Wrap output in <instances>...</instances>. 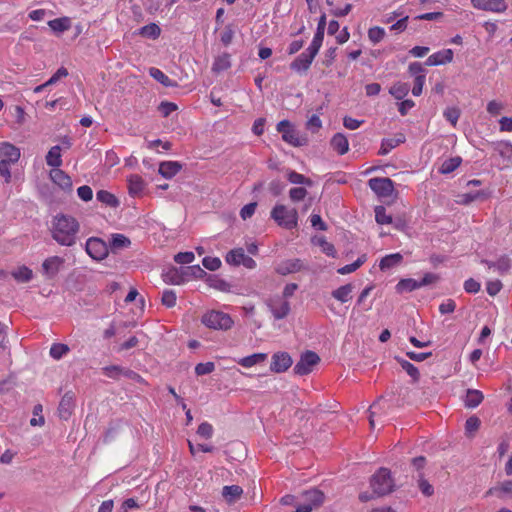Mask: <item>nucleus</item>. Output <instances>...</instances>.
Returning <instances> with one entry per match:
<instances>
[{
	"mask_svg": "<svg viewBox=\"0 0 512 512\" xmlns=\"http://www.w3.org/2000/svg\"><path fill=\"white\" fill-rule=\"evenodd\" d=\"M80 223L69 214L58 213L51 221V237L59 245L71 247L76 244Z\"/></svg>",
	"mask_w": 512,
	"mask_h": 512,
	"instance_id": "nucleus-1",
	"label": "nucleus"
},
{
	"mask_svg": "<svg viewBox=\"0 0 512 512\" xmlns=\"http://www.w3.org/2000/svg\"><path fill=\"white\" fill-rule=\"evenodd\" d=\"M20 156V149L15 145L8 142L0 144V176L4 178L5 183L10 182V167L19 161Z\"/></svg>",
	"mask_w": 512,
	"mask_h": 512,
	"instance_id": "nucleus-2",
	"label": "nucleus"
},
{
	"mask_svg": "<svg viewBox=\"0 0 512 512\" xmlns=\"http://www.w3.org/2000/svg\"><path fill=\"white\" fill-rule=\"evenodd\" d=\"M370 486L373 494L376 496H384L394 491L395 483L391 476V472L387 468H380L370 480Z\"/></svg>",
	"mask_w": 512,
	"mask_h": 512,
	"instance_id": "nucleus-3",
	"label": "nucleus"
},
{
	"mask_svg": "<svg viewBox=\"0 0 512 512\" xmlns=\"http://www.w3.org/2000/svg\"><path fill=\"white\" fill-rule=\"evenodd\" d=\"M271 218L281 227L291 230L298 225V212L295 208L289 209L285 205L277 204L271 211Z\"/></svg>",
	"mask_w": 512,
	"mask_h": 512,
	"instance_id": "nucleus-4",
	"label": "nucleus"
},
{
	"mask_svg": "<svg viewBox=\"0 0 512 512\" xmlns=\"http://www.w3.org/2000/svg\"><path fill=\"white\" fill-rule=\"evenodd\" d=\"M276 128L286 143L294 147H301L307 144V138L300 136L290 121L282 120L277 124Z\"/></svg>",
	"mask_w": 512,
	"mask_h": 512,
	"instance_id": "nucleus-5",
	"label": "nucleus"
},
{
	"mask_svg": "<svg viewBox=\"0 0 512 512\" xmlns=\"http://www.w3.org/2000/svg\"><path fill=\"white\" fill-rule=\"evenodd\" d=\"M202 323L208 328L228 330L233 325L232 318L220 311H211L203 315Z\"/></svg>",
	"mask_w": 512,
	"mask_h": 512,
	"instance_id": "nucleus-6",
	"label": "nucleus"
},
{
	"mask_svg": "<svg viewBox=\"0 0 512 512\" xmlns=\"http://www.w3.org/2000/svg\"><path fill=\"white\" fill-rule=\"evenodd\" d=\"M369 188L378 198H388L394 192V182L388 177H374L368 180Z\"/></svg>",
	"mask_w": 512,
	"mask_h": 512,
	"instance_id": "nucleus-7",
	"label": "nucleus"
},
{
	"mask_svg": "<svg viewBox=\"0 0 512 512\" xmlns=\"http://www.w3.org/2000/svg\"><path fill=\"white\" fill-rule=\"evenodd\" d=\"M320 362V357L313 351L307 350L301 354L299 361L293 368L296 375L304 376L312 372L313 367Z\"/></svg>",
	"mask_w": 512,
	"mask_h": 512,
	"instance_id": "nucleus-8",
	"label": "nucleus"
},
{
	"mask_svg": "<svg viewBox=\"0 0 512 512\" xmlns=\"http://www.w3.org/2000/svg\"><path fill=\"white\" fill-rule=\"evenodd\" d=\"M85 250L94 260H103L108 256V245L105 241L97 237H91L86 241Z\"/></svg>",
	"mask_w": 512,
	"mask_h": 512,
	"instance_id": "nucleus-9",
	"label": "nucleus"
},
{
	"mask_svg": "<svg viewBox=\"0 0 512 512\" xmlns=\"http://www.w3.org/2000/svg\"><path fill=\"white\" fill-rule=\"evenodd\" d=\"M266 304L276 320L286 318L291 311L290 303L280 296L269 298Z\"/></svg>",
	"mask_w": 512,
	"mask_h": 512,
	"instance_id": "nucleus-10",
	"label": "nucleus"
},
{
	"mask_svg": "<svg viewBox=\"0 0 512 512\" xmlns=\"http://www.w3.org/2000/svg\"><path fill=\"white\" fill-rule=\"evenodd\" d=\"M316 55L317 54H315L314 52H312L311 50H309L307 48L304 52H302L300 55H298L291 62V64H290L291 70H293L297 73L306 72L310 68V65L312 64Z\"/></svg>",
	"mask_w": 512,
	"mask_h": 512,
	"instance_id": "nucleus-11",
	"label": "nucleus"
},
{
	"mask_svg": "<svg viewBox=\"0 0 512 512\" xmlns=\"http://www.w3.org/2000/svg\"><path fill=\"white\" fill-rule=\"evenodd\" d=\"M471 4L478 10L502 13L507 9V4L504 0H471Z\"/></svg>",
	"mask_w": 512,
	"mask_h": 512,
	"instance_id": "nucleus-12",
	"label": "nucleus"
},
{
	"mask_svg": "<svg viewBox=\"0 0 512 512\" xmlns=\"http://www.w3.org/2000/svg\"><path fill=\"white\" fill-rule=\"evenodd\" d=\"M65 260L59 256H51L44 260L42 263V272L47 279H53L61 267L63 266Z\"/></svg>",
	"mask_w": 512,
	"mask_h": 512,
	"instance_id": "nucleus-13",
	"label": "nucleus"
},
{
	"mask_svg": "<svg viewBox=\"0 0 512 512\" xmlns=\"http://www.w3.org/2000/svg\"><path fill=\"white\" fill-rule=\"evenodd\" d=\"M293 361L287 352H277L273 354L270 370L275 373H282L288 370Z\"/></svg>",
	"mask_w": 512,
	"mask_h": 512,
	"instance_id": "nucleus-14",
	"label": "nucleus"
},
{
	"mask_svg": "<svg viewBox=\"0 0 512 512\" xmlns=\"http://www.w3.org/2000/svg\"><path fill=\"white\" fill-rule=\"evenodd\" d=\"M75 407V394L71 391L66 392L58 407V413L61 419L67 420Z\"/></svg>",
	"mask_w": 512,
	"mask_h": 512,
	"instance_id": "nucleus-15",
	"label": "nucleus"
},
{
	"mask_svg": "<svg viewBox=\"0 0 512 512\" xmlns=\"http://www.w3.org/2000/svg\"><path fill=\"white\" fill-rule=\"evenodd\" d=\"M51 180L58 185L62 190L71 192L73 183L71 177L61 169H53L50 172Z\"/></svg>",
	"mask_w": 512,
	"mask_h": 512,
	"instance_id": "nucleus-16",
	"label": "nucleus"
},
{
	"mask_svg": "<svg viewBox=\"0 0 512 512\" xmlns=\"http://www.w3.org/2000/svg\"><path fill=\"white\" fill-rule=\"evenodd\" d=\"M453 51L451 49H444L430 55L425 64L428 66H438L450 63L453 60Z\"/></svg>",
	"mask_w": 512,
	"mask_h": 512,
	"instance_id": "nucleus-17",
	"label": "nucleus"
},
{
	"mask_svg": "<svg viewBox=\"0 0 512 512\" xmlns=\"http://www.w3.org/2000/svg\"><path fill=\"white\" fill-rule=\"evenodd\" d=\"M302 268V263L299 259H289L281 262L276 268L275 271L280 275H288L291 273H295L300 271Z\"/></svg>",
	"mask_w": 512,
	"mask_h": 512,
	"instance_id": "nucleus-18",
	"label": "nucleus"
},
{
	"mask_svg": "<svg viewBox=\"0 0 512 512\" xmlns=\"http://www.w3.org/2000/svg\"><path fill=\"white\" fill-rule=\"evenodd\" d=\"M182 169L178 161H163L159 164V173L166 179L174 177Z\"/></svg>",
	"mask_w": 512,
	"mask_h": 512,
	"instance_id": "nucleus-19",
	"label": "nucleus"
},
{
	"mask_svg": "<svg viewBox=\"0 0 512 512\" xmlns=\"http://www.w3.org/2000/svg\"><path fill=\"white\" fill-rule=\"evenodd\" d=\"M406 141V137L403 133H398L394 138H385L381 142V147L379 150L380 155L388 154L392 149L399 146L400 144Z\"/></svg>",
	"mask_w": 512,
	"mask_h": 512,
	"instance_id": "nucleus-20",
	"label": "nucleus"
},
{
	"mask_svg": "<svg viewBox=\"0 0 512 512\" xmlns=\"http://www.w3.org/2000/svg\"><path fill=\"white\" fill-rule=\"evenodd\" d=\"M354 286L351 283L342 285L331 292V296L340 303H346L352 299Z\"/></svg>",
	"mask_w": 512,
	"mask_h": 512,
	"instance_id": "nucleus-21",
	"label": "nucleus"
},
{
	"mask_svg": "<svg viewBox=\"0 0 512 512\" xmlns=\"http://www.w3.org/2000/svg\"><path fill=\"white\" fill-rule=\"evenodd\" d=\"M331 147L339 155H344L349 150V142L346 136L342 133H336L331 139Z\"/></svg>",
	"mask_w": 512,
	"mask_h": 512,
	"instance_id": "nucleus-22",
	"label": "nucleus"
},
{
	"mask_svg": "<svg viewBox=\"0 0 512 512\" xmlns=\"http://www.w3.org/2000/svg\"><path fill=\"white\" fill-rule=\"evenodd\" d=\"M403 261V255L401 253H393L384 256L379 263L381 271H386L400 265Z\"/></svg>",
	"mask_w": 512,
	"mask_h": 512,
	"instance_id": "nucleus-23",
	"label": "nucleus"
},
{
	"mask_svg": "<svg viewBox=\"0 0 512 512\" xmlns=\"http://www.w3.org/2000/svg\"><path fill=\"white\" fill-rule=\"evenodd\" d=\"M304 501L310 504L313 508L321 506L324 502V493L318 489H312L303 493Z\"/></svg>",
	"mask_w": 512,
	"mask_h": 512,
	"instance_id": "nucleus-24",
	"label": "nucleus"
},
{
	"mask_svg": "<svg viewBox=\"0 0 512 512\" xmlns=\"http://www.w3.org/2000/svg\"><path fill=\"white\" fill-rule=\"evenodd\" d=\"M231 67V56L229 53L224 52L221 55H218L213 64H212V72L218 74L221 73Z\"/></svg>",
	"mask_w": 512,
	"mask_h": 512,
	"instance_id": "nucleus-25",
	"label": "nucleus"
},
{
	"mask_svg": "<svg viewBox=\"0 0 512 512\" xmlns=\"http://www.w3.org/2000/svg\"><path fill=\"white\" fill-rule=\"evenodd\" d=\"M48 26L54 33L61 34L71 28V19L66 16L56 18L48 21Z\"/></svg>",
	"mask_w": 512,
	"mask_h": 512,
	"instance_id": "nucleus-26",
	"label": "nucleus"
},
{
	"mask_svg": "<svg viewBox=\"0 0 512 512\" xmlns=\"http://www.w3.org/2000/svg\"><path fill=\"white\" fill-rule=\"evenodd\" d=\"M483 399L484 395L481 391L476 389H467L464 403L467 408H476L481 404Z\"/></svg>",
	"mask_w": 512,
	"mask_h": 512,
	"instance_id": "nucleus-27",
	"label": "nucleus"
},
{
	"mask_svg": "<svg viewBox=\"0 0 512 512\" xmlns=\"http://www.w3.org/2000/svg\"><path fill=\"white\" fill-rule=\"evenodd\" d=\"M497 495L499 498H504L505 496L512 497V480H507L502 482L499 486L490 488L486 492V496Z\"/></svg>",
	"mask_w": 512,
	"mask_h": 512,
	"instance_id": "nucleus-28",
	"label": "nucleus"
},
{
	"mask_svg": "<svg viewBox=\"0 0 512 512\" xmlns=\"http://www.w3.org/2000/svg\"><path fill=\"white\" fill-rule=\"evenodd\" d=\"M46 163L54 169H58L62 165L61 147L59 145L50 148L46 155Z\"/></svg>",
	"mask_w": 512,
	"mask_h": 512,
	"instance_id": "nucleus-29",
	"label": "nucleus"
},
{
	"mask_svg": "<svg viewBox=\"0 0 512 512\" xmlns=\"http://www.w3.org/2000/svg\"><path fill=\"white\" fill-rule=\"evenodd\" d=\"M131 240L123 234L115 233L111 235L110 249L116 252L121 249L130 247Z\"/></svg>",
	"mask_w": 512,
	"mask_h": 512,
	"instance_id": "nucleus-30",
	"label": "nucleus"
},
{
	"mask_svg": "<svg viewBox=\"0 0 512 512\" xmlns=\"http://www.w3.org/2000/svg\"><path fill=\"white\" fill-rule=\"evenodd\" d=\"M163 280L167 284L180 285L186 281V278L182 268L180 271L173 268L163 274Z\"/></svg>",
	"mask_w": 512,
	"mask_h": 512,
	"instance_id": "nucleus-31",
	"label": "nucleus"
},
{
	"mask_svg": "<svg viewBox=\"0 0 512 512\" xmlns=\"http://www.w3.org/2000/svg\"><path fill=\"white\" fill-rule=\"evenodd\" d=\"M243 494V489L238 485L224 486L222 489V496L228 503L236 502Z\"/></svg>",
	"mask_w": 512,
	"mask_h": 512,
	"instance_id": "nucleus-32",
	"label": "nucleus"
},
{
	"mask_svg": "<svg viewBox=\"0 0 512 512\" xmlns=\"http://www.w3.org/2000/svg\"><path fill=\"white\" fill-rule=\"evenodd\" d=\"M149 74L156 81L161 83L165 87H177L176 81L170 79L163 71L158 68L152 67L149 69Z\"/></svg>",
	"mask_w": 512,
	"mask_h": 512,
	"instance_id": "nucleus-33",
	"label": "nucleus"
},
{
	"mask_svg": "<svg viewBox=\"0 0 512 512\" xmlns=\"http://www.w3.org/2000/svg\"><path fill=\"white\" fill-rule=\"evenodd\" d=\"M96 199L111 208H117L120 205L118 198L106 190H99L96 193Z\"/></svg>",
	"mask_w": 512,
	"mask_h": 512,
	"instance_id": "nucleus-34",
	"label": "nucleus"
},
{
	"mask_svg": "<svg viewBox=\"0 0 512 512\" xmlns=\"http://www.w3.org/2000/svg\"><path fill=\"white\" fill-rule=\"evenodd\" d=\"M12 277L20 283H27L33 278V271L27 266H20L11 272Z\"/></svg>",
	"mask_w": 512,
	"mask_h": 512,
	"instance_id": "nucleus-35",
	"label": "nucleus"
},
{
	"mask_svg": "<svg viewBox=\"0 0 512 512\" xmlns=\"http://www.w3.org/2000/svg\"><path fill=\"white\" fill-rule=\"evenodd\" d=\"M266 359V353H254L252 355L241 358L238 361V364L245 368H250L258 363L264 362Z\"/></svg>",
	"mask_w": 512,
	"mask_h": 512,
	"instance_id": "nucleus-36",
	"label": "nucleus"
},
{
	"mask_svg": "<svg viewBox=\"0 0 512 512\" xmlns=\"http://www.w3.org/2000/svg\"><path fill=\"white\" fill-rule=\"evenodd\" d=\"M396 292L399 294H402L404 292H412L414 290L419 289L418 280H415L413 278H405L401 279L396 287Z\"/></svg>",
	"mask_w": 512,
	"mask_h": 512,
	"instance_id": "nucleus-37",
	"label": "nucleus"
},
{
	"mask_svg": "<svg viewBox=\"0 0 512 512\" xmlns=\"http://www.w3.org/2000/svg\"><path fill=\"white\" fill-rule=\"evenodd\" d=\"M129 193L140 194L145 188V182L139 175H131L128 179Z\"/></svg>",
	"mask_w": 512,
	"mask_h": 512,
	"instance_id": "nucleus-38",
	"label": "nucleus"
},
{
	"mask_svg": "<svg viewBox=\"0 0 512 512\" xmlns=\"http://www.w3.org/2000/svg\"><path fill=\"white\" fill-rule=\"evenodd\" d=\"M244 256L245 252L243 248H235L227 253L225 260L230 265L239 266L242 264Z\"/></svg>",
	"mask_w": 512,
	"mask_h": 512,
	"instance_id": "nucleus-39",
	"label": "nucleus"
},
{
	"mask_svg": "<svg viewBox=\"0 0 512 512\" xmlns=\"http://www.w3.org/2000/svg\"><path fill=\"white\" fill-rule=\"evenodd\" d=\"M462 162L461 157L456 156L443 161L441 166L439 167V172L441 174H449L456 170Z\"/></svg>",
	"mask_w": 512,
	"mask_h": 512,
	"instance_id": "nucleus-40",
	"label": "nucleus"
},
{
	"mask_svg": "<svg viewBox=\"0 0 512 512\" xmlns=\"http://www.w3.org/2000/svg\"><path fill=\"white\" fill-rule=\"evenodd\" d=\"M395 359L400 364L402 369L406 371V373L412 378L413 382H417L419 380L420 374L417 367H415L409 361L402 359L400 357H395Z\"/></svg>",
	"mask_w": 512,
	"mask_h": 512,
	"instance_id": "nucleus-41",
	"label": "nucleus"
},
{
	"mask_svg": "<svg viewBox=\"0 0 512 512\" xmlns=\"http://www.w3.org/2000/svg\"><path fill=\"white\" fill-rule=\"evenodd\" d=\"M206 282L212 288H215L222 292H228L230 290V284L224 279L217 277L216 275H208Z\"/></svg>",
	"mask_w": 512,
	"mask_h": 512,
	"instance_id": "nucleus-42",
	"label": "nucleus"
},
{
	"mask_svg": "<svg viewBox=\"0 0 512 512\" xmlns=\"http://www.w3.org/2000/svg\"><path fill=\"white\" fill-rule=\"evenodd\" d=\"M416 481L419 490L426 497H430L434 494L433 486L424 478L423 472H419L416 476Z\"/></svg>",
	"mask_w": 512,
	"mask_h": 512,
	"instance_id": "nucleus-43",
	"label": "nucleus"
},
{
	"mask_svg": "<svg viewBox=\"0 0 512 512\" xmlns=\"http://www.w3.org/2000/svg\"><path fill=\"white\" fill-rule=\"evenodd\" d=\"M313 242L317 245H319L322 249V252L325 253L327 256L335 257L336 256V249L334 245L330 242H328L325 237H314Z\"/></svg>",
	"mask_w": 512,
	"mask_h": 512,
	"instance_id": "nucleus-44",
	"label": "nucleus"
},
{
	"mask_svg": "<svg viewBox=\"0 0 512 512\" xmlns=\"http://www.w3.org/2000/svg\"><path fill=\"white\" fill-rule=\"evenodd\" d=\"M409 85L407 83H395L389 90V93L398 100H402L409 92Z\"/></svg>",
	"mask_w": 512,
	"mask_h": 512,
	"instance_id": "nucleus-45",
	"label": "nucleus"
},
{
	"mask_svg": "<svg viewBox=\"0 0 512 512\" xmlns=\"http://www.w3.org/2000/svg\"><path fill=\"white\" fill-rule=\"evenodd\" d=\"M182 269H183L186 280H188L190 277L197 278V279L203 278V277L207 278L209 275L199 265L188 266V267H184Z\"/></svg>",
	"mask_w": 512,
	"mask_h": 512,
	"instance_id": "nucleus-46",
	"label": "nucleus"
},
{
	"mask_svg": "<svg viewBox=\"0 0 512 512\" xmlns=\"http://www.w3.org/2000/svg\"><path fill=\"white\" fill-rule=\"evenodd\" d=\"M139 33L144 37L156 39L160 36L161 29L157 24L150 23L148 25L141 27Z\"/></svg>",
	"mask_w": 512,
	"mask_h": 512,
	"instance_id": "nucleus-47",
	"label": "nucleus"
},
{
	"mask_svg": "<svg viewBox=\"0 0 512 512\" xmlns=\"http://www.w3.org/2000/svg\"><path fill=\"white\" fill-rule=\"evenodd\" d=\"M70 351V348L68 345L63 343H54L52 344L50 348V356L55 360H60L62 357H64L68 352Z\"/></svg>",
	"mask_w": 512,
	"mask_h": 512,
	"instance_id": "nucleus-48",
	"label": "nucleus"
},
{
	"mask_svg": "<svg viewBox=\"0 0 512 512\" xmlns=\"http://www.w3.org/2000/svg\"><path fill=\"white\" fill-rule=\"evenodd\" d=\"M459 200L458 203L463 205H468L476 200L484 199L486 197V194L483 191H476V192H470V193H464L458 196Z\"/></svg>",
	"mask_w": 512,
	"mask_h": 512,
	"instance_id": "nucleus-49",
	"label": "nucleus"
},
{
	"mask_svg": "<svg viewBox=\"0 0 512 512\" xmlns=\"http://www.w3.org/2000/svg\"><path fill=\"white\" fill-rule=\"evenodd\" d=\"M511 266L512 261L507 255H502L497 261H495V269L500 275L508 273Z\"/></svg>",
	"mask_w": 512,
	"mask_h": 512,
	"instance_id": "nucleus-50",
	"label": "nucleus"
},
{
	"mask_svg": "<svg viewBox=\"0 0 512 512\" xmlns=\"http://www.w3.org/2000/svg\"><path fill=\"white\" fill-rule=\"evenodd\" d=\"M287 179L289 180V182H291L293 184H303V185H308V186L312 185L311 179H309V178L305 177L304 175H302L296 171H293V170L288 171Z\"/></svg>",
	"mask_w": 512,
	"mask_h": 512,
	"instance_id": "nucleus-51",
	"label": "nucleus"
},
{
	"mask_svg": "<svg viewBox=\"0 0 512 512\" xmlns=\"http://www.w3.org/2000/svg\"><path fill=\"white\" fill-rule=\"evenodd\" d=\"M460 115L461 111L457 107H448L443 112V116L453 127L457 125Z\"/></svg>",
	"mask_w": 512,
	"mask_h": 512,
	"instance_id": "nucleus-52",
	"label": "nucleus"
},
{
	"mask_svg": "<svg viewBox=\"0 0 512 512\" xmlns=\"http://www.w3.org/2000/svg\"><path fill=\"white\" fill-rule=\"evenodd\" d=\"M177 295L172 289H166L162 293L161 302L167 308H172L176 305Z\"/></svg>",
	"mask_w": 512,
	"mask_h": 512,
	"instance_id": "nucleus-53",
	"label": "nucleus"
},
{
	"mask_svg": "<svg viewBox=\"0 0 512 512\" xmlns=\"http://www.w3.org/2000/svg\"><path fill=\"white\" fill-rule=\"evenodd\" d=\"M375 220L378 224H391L392 217L386 213L384 206L375 207Z\"/></svg>",
	"mask_w": 512,
	"mask_h": 512,
	"instance_id": "nucleus-54",
	"label": "nucleus"
},
{
	"mask_svg": "<svg viewBox=\"0 0 512 512\" xmlns=\"http://www.w3.org/2000/svg\"><path fill=\"white\" fill-rule=\"evenodd\" d=\"M385 36V30L381 27L375 26L368 30V38L374 44L379 43Z\"/></svg>",
	"mask_w": 512,
	"mask_h": 512,
	"instance_id": "nucleus-55",
	"label": "nucleus"
},
{
	"mask_svg": "<svg viewBox=\"0 0 512 512\" xmlns=\"http://www.w3.org/2000/svg\"><path fill=\"white\" fill-rule=\"evenodd\" d=\"M323 39H324V33L320 32V31H316V33L313 37V40L310 43L308 49L311 50L312 52H314L315 54H318V52L322 46Z\"/></svg>",
	"mask_w": 512,
	"mask_h": 512,
	"instance_id": "nucleus-56",
	"label": "nucleus"
},
{
	"mask_svg": "<svg viewBox=\"0 0 512 512\" xmlns=\"http://www.w3.org/2000/svg\"><path fill=\"white\" fill-rule=\"evenodd\" d=\"M202 264L206 269L216 271L221 267V260L218 257H204Z\"/></svg>",
	"mask_w": 512,
	"mask_h": 512,
	"instance_id": "nucleus-57",
	"label": "nucleus"
},
{
	"mask_svg": "<svg viewBox=\"0 0 512 512\" xmlns=\"http://www.w3.org/2000/svg\"><path fill=\"white\" fill-rule=\"evenodd\" d=\"M215 364L213 362L199 363L195 367V373L198 376L207 375L214 371Z\"/></svg>",
	"mask_w": 512,
	"mask_h": 512,
	"instance_id": "nucleus-58",
	"label": "nucleus"
},
{
	"mask_svg": "<svg viewBox=\"0 0 512 512\" xmlns=\"http://www.w3.org/2000/svg\"><path fill=\"white\" fill-rule=\"evenodd\" d=\"M481 421L477 416H471L466 420L465 430L467 434L476 432L480 427Z\"/></svg>",
	"mask_w": 512,
	"mask_h": 512,
	"instance_id": "nucleus-59",
	"label": "nucleus"
},
{
	"mask_svg": "<svg viewBox=\"0 0 512 512\" xmlns=\"http://www.w3.org/2000/svg\"><path fill=\"white\" fill-rule=\"evenodd\" d=\"M68 70L65 67H60L46 82L45 85L51 86L58 82L60 79L68 76Z\"/></svg>",
	"mask_w": 512,
	"mask_h": 512,
	"instance_id": "nucleus-60",
	"label": "nucleus"
},
{
	"mask_svg": "<svg viewBox=\"0 0 512 512\" xmlns=\"http://www.w3.org/2000/svg\"><path fill=\"white\" fill-rule=\"evenodd\" d=\"M197 434L205 439H210L213 435V427L208 422H203L198 426Z\"/></svg>",
	"mask_w": 512,
	"mask_h": 512,
	"instance_id": "nucleus-61",
	"label": "nucleus"
},
{
	"mask_svg": "<svg viewBox=\"0 0 512 512\" xmlns=\"http://www.w3.org/2000/svg\"><path fill=\"white\" fill-rule=\"evenodd\" d=\"M177 108L175 103L163 101L160 103L158 110L164 117H168L172 112L176 111Z\"/></svg>",
	"mask_w": 512,
	"mask_h": 512,
	"instance_id": "nucleus-62",
	"label": "nucleus"
},
{
	"mask_svg": "<svg viewBox=\"0 0 512 512\" xmlns=\"http://www.w3.org/2000/svg\"><path fill=\"white\" fill-rule=\"evenodd\" d=\"M307 190L303 187L292 188L289 191V197L292 201L297 202L303 200L307 195Z\"/></svg>",
	"mask_w": 512,
	"mask_h": 512,
	"instance_id": "nucleus-63",
	"label": "nucleus"
},
{
	"mask_svg": "<svg viewBox=\"0 0 512 512\" xmlns=\"http://www.w3.org/2000/svg\"><path fill=\"white\" fill-rule=\"evenodd\" d=\"M77 195L81 200L88 202V201L92 200V198H93L92 188L88 185L80 186L77 189Z\"/></svg>",
	"mask_w": 512,
	"mask_h": 512,
	"instance_id": "nucleus-64",
	"label": "nucleus"
}]
</instances>
